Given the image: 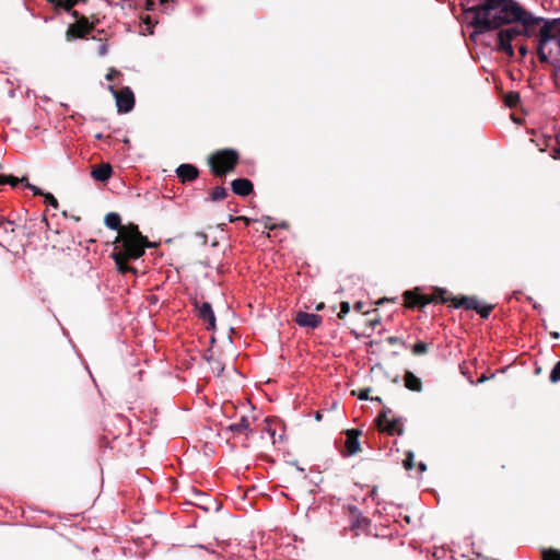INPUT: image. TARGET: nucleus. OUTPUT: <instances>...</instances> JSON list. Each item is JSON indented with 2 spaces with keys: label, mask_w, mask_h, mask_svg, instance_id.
Here are the masks:
<instances>
[{
  "label": "nucleus",
  "mask_w": 560,
  "mask_h": 560,
  "mask_svg": "<svg viewBox=\"0 0 560 560\" xmlns=\"http://www.w3.org/2000/svg\"><path fill=\"white\" fill-rule=\"evenodd\" d=\"M47 1L55 4V2H57L58 0H47Z\"/></svg>",
  "instance_id": "41"
},
{
  "label": "nucleus",
  "mask_w": 560,
  "mask_h": 560,
  "mask_svg": "<svg viewBox=\"0 0 560 560\" xmlns=\"http://www.w3.org/2000/svg\"><path fill=\"white\" fill-rule=\"evenodd\" d=\"M520 54H521L522 56H526V54H527V48H526L525 46H521V47H520Z\"/></svg>",
  "instance_id": "34"
},
{
  "label": "nucleus",
  "mask_w": 560,
  "mask_h": 560,
  "mask_svg": "<svg viewBox=\"0 0 560 560\" xmlns=\"http://www.w3.org/2000/svg\"><path fill=\"white\" fill-rule=\"evenodd\" d=\"M198 310L200 318L208 322L209 328L213 329L215 327V316L211 304L209 302H203L200 306H198Z\"/></svg>",
  "instance_id": "15"
},
{
  "label": "nucleus",
  "mask_w": 560,
  "mask_h": 560,
  "mask_svg": "<svg viewBox=\"0 0 560 560\" xmlns=\"http://www.w3.org/2000/svg\"><path fill=\"white\" fill-rule=\"evenodd\" d=\"M107 54V46L105 44H102L100 47H98V55L100 56H105Z\"/></svg>",
  "instance_id": "33"
},
{
  "label": "nucleus",
  "mask_w": 560,
  "mask_h": 560,
  "mask_svg": "<svg viewBox=\"0 0 560 560\" xmlns=\"http://www.w3.org/2000/svg\"><path fill=\"white\" fill-rule=\"evenodd\" d=\"M232 190L238 196H248L253 191V184L247 178H237L231 183Z\"/></svg>",
  "instance_id": "13"
},
{
  "label": "nucleus",
  "mask_w": 560,
  "mask_h": 560,
  "mask_svg": "<svg viewBox=\"0 0 560 560\" xmlns=\"http://www.w3.org/2000/svg\"><path fill=\"white\" fill-rule=\"evenodd\" d=\"M45 197V203L57 209L58 208V200L49 192L44 195Z\"/></svg>",
  "instance_id": "26"
},
{
  "label": "nucleus",
  "mask_w": 560,
  "mask_h": 560,
  "mask_svg": "<svg viewBox=\"0 0 560 560\" xmlns=\"http://www.w3.org/2000/svg\"><path fill=\"white\" fill-rule=\"evenodd\" d=\"M26 180V177L18 178L12 175L1 174L0 175V185H10L11 187H16L20 183Z\"/></svg>",
  "instance_id": "19"
},
{
  "label": "nucleus",
  "mask_w": 560,
  "mask_h": 560,
  "mask_svg": "<svg viewBox=\"0 0 560 560\" xmlns=\"http://www.w3.org/2000/svg\"><path fill=\"white\" fill-rule=\"evenodd\" d=\"M226 189L222 186H217L215 188L212 189V191L210 192V199L212 201H220L222 199H224L226 197Z\"/></svg>",
  "instance_id": "20"
},
{
  "label": "nucleus",
  "mask_w": 560,
  "mask_h": 560,
  "mask_svg": "<svg viewBox=\"0 0 560 560\" xmlns=\"http://www.w3.org/2000/svg\"><path fill=\"white\" fill-rule=\"evenodd\" d=\"M94 28V24L90 23L84 16L79 19L74 24L70 25L67 31V38H82Z\"/></svg>",
  "instance_id": "8"
},
{
  "label": "nucleus",
  "mask_w": 560,
  "mask_h": 560,
  "mask_svg": "<svg viewBox=\"0 0 560 560\" xmlns=\"http://www.w3.org/2000/svg\"><path fill=\"white\" fill-rule=\"evenodd\" d=\"M551 337L555 339H558L560 337V335H559V332L553 331V332H551Z\"/></svg>",
  "instance_id": "36"
},
{
  "label": "nucleus",
  "mask_w": 560,
  "mask_h": 560,
  "mask_svg": "<svg viewBox=\"0 0 560 560\" xmlns=\"http://www.w3.org/2000/svg\"><path fill=\"white\" fill-rule=\"evenodd\" d=\"M369 524L366 518L358 520L357 523L353 524V527H366Z\"/></svg>",
  "instance_id": "31"
},
{
  "label": "nucleus",
  "mask_w": 560,
  "mask_h": 560,
  "mask_svg": "<svg viewBox=\"0 0 560 560\" xmlns=\"http://www.w3.org/2000/svg\"><path fill=\"white\" fill-rule=\"evenodd\" d=\"M468 2H476L464 10L467 18L471 19L470 25L475 27L476 34L495 30L505 24L513 25L497 34L498 50L505 52L509 57L514 55L512 40L518 36L535 37L538 26L544 21V18L534 15L515 0H468Z\"/></svg>",
  "instance_id": "1"
},
{
  "label": "nucleus",
  "mask_w": 560,
  "mask_h": 560,
  "mask_svg": "<svg viewBox=\"0 0 560 560\" xmlns=\"http://www.w3.org/2000/svg\"><path fill=\"white\" fill-rule=\"evenodd\" d=\"M425 468H427V467H425V465H424L423 463H419V469H420L421 471H424V470H425Z\"/></svg>",
  "instance_id": "37"
},
{
  "label": "nucleus",
  "mask_w": 560,
  "mask_h": 560,
  "mask_svg": "<svg viewBox=\"0 0 560 560\" xmlns=\"http://www.w3.org/2000/svg\"><path fill=\"white\" fill-rule=\"evenodd\" d=\"M355 308H357L358 311H361V308H362V303H361V302L355 303Z\"/></svg>",
  "instance_id": "38"
},
{
  "label": "nucleus",
  "mask_w": 560,
  "mask_h": 560,
  "mask_svg": "<svg viewBox=\"0 0 560 560\" xmlns=\"http://www.w3.org/2000/svg\"><path fill=\"white\" fill-rule=\"evenodd\" d=\"M369 392H370V389H369V388L362 389V390L360 392V394L358 395V398H359L360 400L369 399Z\"/></svg>",
  "instance_id": "30"
},
{
  "label": "nucleus",
  "mask_w": 560,
  "mask_h": 560,
  "mask_svg": "<svg viewBox=\"0 0 560 560\" xmlns=\"http://www.w3.org/2000/svg\"><path fill=\"white\" fill-rule=\"evenodd\" d=\"M15 237V223L0 217V245H10Z\"/></svg>",
  "instance_id": "9"
},
{
  "label": "nucleus",
  "mask_w": 560,
  "mask_h": 560,
  "mask_svg": "<svg viewBox=\"0 0 560 560\" xmlns=\"http://www.w3.org/2000/svg\"><path fill=\"white\" fill-rule=\"evenodd\" d=\"M77 2L78 0H58L54 5L56 8H61L65 11H70L77 4Z\"/></svg>",
  "instance_id": "21"
},
{
  "label": "nucleus",
  "mask_w": 560,
  "mask_h": 560,
  "mask_svg": "<svg viewBox=\"0 0 560 560\" xmlns=\"http://www.w3.org/2000/svg\"><path fill=\"white\" fill-rule=\"evenodd\" d=\"M549 378L552 383L560 382V360L556 363L550 372Z\"/></svg>",
  "instance_id": "23"
},
{
  "label": "nucleus",
  "mask_w": 560,
  "mask_h": 560,
  "mask_svg": "<svg viewBox=\"0 0 560 560\" xmlns=\"http://www.w3.org/2000/svg\"><path fill=\"white\" fill-rule=\"evenodd\" d=\"M322 308H323V304L317 306V310H322Z\"/></svg>",
  "instance_id": "42"
},
{
  "label": "nucleus",
  "mask_w": 560,
  "mask_h": 560,
  "mask_svg": "<svg viewBox=\"0 0 560 560\" xmlns=\"http://www.w3.org/2000/svg\"><path fill=\"white\" fill-rule=\"evenodd\" d=\"M25 187H26V188H28V189H31V190L34 192V195H43V196L45 195V194L40 190V188H38V187H36V186H34V185H32V184H30V183H26V184H25Z\"/></svg>",
  "instance_id": "29"
},
{
  "label": "nucleus",
  "mask_w": 560,
  "mask_h": 560,
  "mask_svg": "<svg viewBox=\"0 0 560 560\" xmlns=\"http://www.w3.org/2000/svg\"><path fill=\"white\" fill-rule=\"evenodd\" d=\"M537 56L540 62L550 61L552 49L550 44L553 43L560 52V18L545 19L537 28Z\"/></svg>",
  "instance_id": "3"
},
{
  "label": "nucleus",
  "mask_w": 560,
  "mask_h": 560,
  "mask_svg": "<svg viewBox=\"0 0 560 560\" xmlns=\"http://www.w3.org/2000/svg\"><path fill=\"white\" fill-rule=\"evenodd\" d=\"M377 427L381 431L386 432L390 435H400L404 431V423L398 418H390L386 411L382 412L377 419Z\"/></svg>",
  "instance_id": "6"
},
{
  "label": "nucleus",
  "mask_w": 560,
  "mask_h": 560,
  "mask_svg": "<svg viewBox=\"0 0 560 560\" xmlns=\"http://www.w3.org/2000/svg\"><path fill=\"white\" fill-rule=\"evenodd\" d=\"M315 418H316V420H320L322 419V415H320L319 411L316 412Z\"/></svg>",
  "instance_id": "39"
},
{
  "label": "nucleus",
  "mask_w": 560,
  "mask_h": 560,
  "mask_svg": "<svg viewBox=\"0 0 560 560\" xmlns=\"http://www.w3.org/2000/svg\"><path fill=\"white\" fill-rule=\"evenodd\" d=\"M114 74H116V71H115V70H112V71L106 75V79H107V80H109V81H110V80H113Z\"/></svg>",
  "instance_id": "35"
},
{
  "label": "nucleus",
  "mask_w": 560,
  "mask_h": 560,
  "mask_svg": "<svg viewBox=\"0 0 560 560\" xmlns=\"http://www.w3.org/2000/svg\"><path fill=\"white\" fill-rule=\"evenodd\" d=\"M552 156L560 160V144L552 149Z\"/></svg>",
  "instance_id": "32"
},
{
  "label": "nucleus",
  "mask_w": 560,
  "mask_h": 560,
  "mask_svg": "<svg viewBox=\"0 0 560 560\" xmlns=\"http://www.w3.org/2000/svg\"><path fill=\"white\" fill-rule=\"evenodd\" d=\"M113 175V167L109 163H103L92 168L91 176L96 182H107Z\"/></svg>",
  "instance_id": "11"
},
{
  "label": "nucleus",
  "mask_w": 560,
  "mask_h": 560,
  "mask_svg": "<svg viewBox=\"0 0 560 560\" xmlns=\"http://www.w3.org/2000/svg\"><path fill=\"white\" fill-rule=\"evenodd\" d=\"M405 386L413 392H420L422 389V383L419 377H417L412 372H406L405 377Z\"/></svg>",
  "instance_id": "17"
},
{
  "label": "nucleus",
  "mask_w": 560,
  "mask_h": 560,
  "mask_svg": "<svg viewBox=\"0 0 560 560\" xmlns=\"http://www.w3.org/2000/svg\"><path fill=\"white\" fill-rule=\"evenodd\" d=\"M542 560H560V551L555 549L544 550Z\"/></svg>",
  "instance_id": "22"
},
{
  "label": "nucleus",
  "mask_w": 560,
  "mask_h": 560,
  "mask_svg": "<svg viewBox=\"0 0 560 560\" xmlns=\"http://www.w3.org/2000/svg\"><path fill=\"white\" fill-rule=\"evenodd\" d=\"M558 70L560 71V67L558 68Z\"/></svg>",
  "instance_id": "43"
},
{
  "label": "nucleus",
  "mask_w": 560,
  "mask_h": 560,
  "mask_svg": "<svg viewBox=\"0 0 560 560\" xmlns=\"http://www.w3.org/2000/svg\"><path fill=\"white\" fill-rule=\"evenodd\" d=\"M413 466V453L409 452L407 454V458L404 460V467L407 470H410Z\"/></svg>",
  "instance_id": "28"
},
{
  "label": "nucleus",
  "mask_w": 560,
  "mask_h": 560,
  "mask_svg": "<svg viewBox=\"0 0 560 560\" xmlns=\"http://www.w3.org/2000/svg\"><path fill=\"white\" fill-rule=\"evenodd\" d=\"M176 174L183 183H186L195 180L199 172L192 164H180L176 170Z\"/></svg>",
  "instance_id": "12"
},
{
  "label": "nucleus",
  "mask_w": 560,
  "mask_h": 560,
  "mask_svg": "<svg viewBox=\"0 0 560 560\" xmlns=\"http://www.w3.org/2000/svg\"><path fill=\"white\" fill-rule=\"evenodd\" d=\"M249 421L246 417H242L241 420L236 423H232L228 427V429L232 432L236 433H246L249 430Z\"/></svg>",
  "instance_id": "18"
},
{
  "label": "nucleus",
  "mask_w": 560,
  "mask_h": 560,
  "mask_svg": "<svg viewBox=\"0 0 560 560\" xmlns=\"http://www.w3.org/2000/svg\"><path fill=\"white\" fill-rule=\"evenodd\" d=\"M453 304L456 308L463 307L466 310L476 311L482 318H487L490 315L492 306L482 305L477 298L474 296H462L455 298Z\"/></svg>",
  "instance_id": "5"
},
{
  "label": "nucleus",
  "mask_w": 560,
  "mask_h": 560,
  "mask_svg": "<svg viewBox=\"0 0 560 560\" xmlns=\"http://www.w3.org/2000/svg\"><path fill=\"white\" fill-rule=\"evenodd\" d=\"M266 228H268L269 230H272L275 226L273 225H269V224H265Z\"/></svg>",
  "instance_id": "40"
},
{
  "label": "nucleus",
  "mask_w": 560,
  "mask_h": 560,
  "mask_svg": "<svg viewBox=\"0 0 560 560\" xmlns=\"http://www.w3.org/2000/svg\"><path fill=\"white\" fill-rule=\"evenodd\" d=\"M405 302L408 307H415V306H424L430 303V299L425 295L417 294L411 291H406L405 294Z\"/></svg>",
  "instance_id": "14"
},
{
  "label": "nucleus",
  "mask_w": 560,
  "mask_h": 560,
  "mask_svg": "<svg viewBox=\"0 0 560 560\" xmlns=\"http://www.w3.org/2000/svg\"><path fill=\"white\" fill-rule=\"evenodd\" d=\"M346 450L348 455H354L360 451L358 435L353 431L347 433Z\"/></svg>",
  "instance_id": "16"
},
{
  "label": "nucleus",
  "mask_w": 560,
  "mask_h": 560,
  "mask_svg": "<svg viewBox=\"0 0 560 560\" xmlns=\"http://www.w3.org/2000/svg\"><path fill=\"white\" fill-rule=\"evenodd\" d=\"M105 224L110 230H119L116 240L117 245L112 254L117 269L121 273L135 271L133 268L127 265L128 260L140 258L144 254L145 247H151L153 245L140 233L137 225L129 224L120 226L121 219L118 213H107L105 217Z\"/></svg>",
  "instance_id": "2"
},
{
  "label": "nucleus",
  "mask_w": 560,
  "mask_h": 560,
  "mask_svg": "<svg viewBox=\"0 0 560 560\" xmlns=\"http://www.w3.org/2000/svg\"><path fill=\"white\" fill-rule=\"evenodd\" d=\"M412 352L415 354H424L428 352V346L425 342L419 341L413 345Z\"/></svg>",
  "instance_id": "24"
},
{
  "label": "nucleus",
  "mask_w": 560,
  "mask_h": 560,
  "mask_svg": "<svg viewBox=\"0 0 560 560\" xmlns=\"http://www.w3.org/2000/svg\"><path fill=\"white\" fill-rule=\"evenodd\" d=\"M295 322L301 327L315 329L322 324V317L314 313L300 312L296 314Z\"/></svg>",
  "instance_id": "10"
},
{
  "label": "nucleus",
  "mask_w": 560,
  "mask_h": 560,
  "mask_svg": "<svg viewBox=\"0 0 560 560\" xmlns=\"http://www.w3.org/2000/svg\"><path fill=\"white\" fill-rule=\"evenodd\" d=\"M238 161L235 150L225 149L215 152L210 159L211 171L214 175L221 176L234 168Z\"/></svg>",
  "instance_id": "4"
},
{
  "label": "nucleus",
  "mask_w": 560,
  "mask_h": 560,
  "mask_svg": "<svg viewBox=\"0 0 560 560\" xmlns=\"http://www.w3.org/2000/svg\"><path fill=\"white\" fill-rule=\"evenodd\" d=\"M110 90L114 92L118 113H129L135 106V94L131 89L126 86L119 91H114L113 88Z\"/></svg>",
  "instance_id": "7"
},
{
  "label": "nucleus",
  "mask_w": 560,
  "mask_h": 560,
  "mask_svg": "<svg viewBox=\"0 0 560 560\" xmlns=\"http://www.w3.org/2000/svg\"><path fill=\"white\" fill-rule=\"evenodd\" d=\"M520 102V95L517 93H510L505 97V103L509 107H514Z\"/></svg>",
  "instance_id": "25"
},
{
  "label": "nucleus",
  "mask_w": 560,
  "mask_h": 560,
  "mask_svg": "<svg viewBox=\"0 0 560 560\" xmlns=\"http://www.w3.org/2000/svg\"><path fill=\"white\" fill-rule=\"evenodd\" d=\"M349 312H350V304H349V302H341V304H340V312L338 314V317L342 318Z\"/></svg>",
  "instance_id": "27"
}]
</instances>
